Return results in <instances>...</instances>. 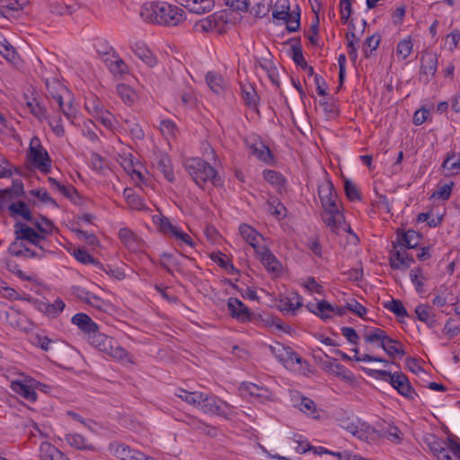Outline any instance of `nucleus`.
Listing matches in <instances>:
<instances>
[{"label":"nucleus","mask_w":460,"mask_h":460,"mask_svg":"<svg viewBox=\"0 0 460 460\" xmlns=\"http://www.w3.org/2000/svg\"><path fill=\"white\" fill-rule=\"evenodd\" d=\"M402 260L403 261L402 262H396L394 261V259H392L391 268L394 270H407L412 263H414L412 255L405 251H403Z\"/></svg>","instance_id":"nucleus-61"},{"label":"nucleus","mask_w":460,"mask_h":460,"mask_svg":"<svg viewBox=\"0 0 460 460\" xmlns=\"http://www.w3.org/2000/svg\"><path fill=\"white\" fill-rule=\"evenodd\" d=\"M154 222L158 225L159 230L165 234H169L172 237V232H176L178 226L172 225L168 217L164 216H158L153 217Z\"/></svg>","instance_id":"nucleus-43"},{"label":"nucleus","mask_w":460,"mask_h":460,"mask_svg":"<svg viewBox=\"0 0 460 460\" xmlns=\"http://www.w3.org/2000/svg\"><path fill=\"white\" fill-rule=\"evenodd\" d=\"M45 386L33 378L25 377L23 380H15L11 383L12 390L21 395L25 400L35 402L37 400L36 388Z\"/></svg>","instance_id":"nucleus-6"},{"label":"nucleus","mask_w":460,"mask_h":460,"mask_svg":"<svg viewBox=\"0 0 460 460\" xmlns=\"http://www.w3.org/2000/svg\"><path fill=\"white\" fill-rule=\"evenodd\" d=\"M323 220L326 226L335 234H340V232L344 223V216L340 210V207L333 208L332 211L324 210Z\"/></svg>","instance_id":"nucleus-16"},{"label":"nucleus","mask_w":460,"mask_h":460,"mask_svg":"<svg viewBox=\"0 0 460 460\" xmlns=\"http://www.w3.org/2000/svg\"><path fill=\"white\" fill-rule=\"evenodd\" d=\"M342 428L349 433L366 442H371L378 438L376 429L367 422L358 420L357 422L342 425Z\"/></svg>","instance_id":"nucleus-7"},{"label":"nucleus","mask_w":460,"mask_h":460,"mask_svg":"<svg viewBox=\"0 0 460 460\" xmlns=\"http://www.w3.org/2000/svg\"><path fill=\"white\" fill-rule=\"evenodd\" d=\"M300 410L305 414L312 415L313 418H314V419L319 418V415L316 414L317 411H316L315 403L310 398H307V397L302 398L301 402H300Z\"/></svg>","instance_id":"nucleus-60"},{"label":"nucleus","mask_w":460,"mask_h":460,"mask_svg":"<svg viewBox=\"0 0 460 460\" xmlns=\"http://www.w3.org/2000/svg\"><path fill=\"white\" fill-rule=\"evenodd\" d=\"M259 66L263 71L267 73L269 79L279 87V72L274 63L270 59H263L262 61H258L256 66Z\"/></svg>","instance_id":"nucleus-33"},{"label":"nucleus","mask_w":460,"mask_h":460,"mask_svg":"<svg viewBox=\"0 0 460 460\" xmlns=\"http://www.w3.org/2000/svg\"><path fill=\"white\" fill-rule=\"evenodd\" d=\"M212 20L214 26H216V31L218 33H222L224 31V26L228 22V14L226 11L217 12L213 14L209 15Z\"/></svg>","instance_id":"nucleus-53"},{"label":"nucleus","mask_w":460,"mask_h":460,"mask_svg":"<svg viewBox=\"0 0 460 460\" xmlns=\"http://www.w3.org/2000/svg\"><path fill=\"white\" fill-rule=\"evenodd\" d=\"M176 2L187 8L190 12L203 14L212 10L214 0H176Z\"/></svg>","instance_id":"nucleus-18"},{"label":"nucleus","mask_w":460,"mask_h":460,"mask_svg":"<svg viewBox=\"0 0 460 460\" xmlns=\"http://www.w3.org/2000/svg\"><path fill=\"white\" fill-rule=\"evenodd\" d=\"M26 105L29 108L30 111L39 119H47V110L43 106L40 105L36 99L27 100Z\"/></svg>","instance_id":"nucleus-54"},{"label":"nucleus","mask_w":460,"mask_h":460,"mask_svg":"<svg viewBox=\"0 0 460 460\" xmlns=\"http://www.w3.org/2000/svg\"><path fill=\"white\" fill-rule=\"evenodd\" d=\"M292 50V59L295 62L296 66H301L302 68L307 67V63L303 56V50L302 46L300 44L299 40L296 41V44L292 45L291 47Z\"/></svg>","instance_id":"nucleus-56"},{"label":"nucleus","mask_w":460,"mask_h":460,"mask_svg":"<svg viewBox=\"0 0 460 460\" xmlns=\"http://www.w3.org/2000/svg\"><path fill=\"white\" fill-rule=\"evenodd\" d=\"M364 340L366 343L379 342V347L391 358L396 356L402 358L406 354L402 344L398 340L388 336L386 332L381 328H372L366 331Z\"/></svg>","instance_id":"nucleus-2"},{"label":"nucleus","mask_w":460,"mask_h":460,"mask_svg":"<svg viewBox=\"0 0 460 460\" xmlns=\"http://www.w3.org/2000/svg\"><path fill=\"white\" fill-rule=\"evenodd\" d=\"M97 269L104 271L107 275L119 280L123 279L126 277V274L122 269L114 268L109 264L104 265L101 263V267H97Z\"/></svg>","instance_id":"nucleus-62"},{"label":"nucleus","mask_w":460,"mask_h":460,"mask_svg":"<svg viewBox=\"0 0 460 460\" xmlns=\"http://www.w3.org/2000/svg\"><path fill=\"white\" fill-rule=\"evenodd\" d=\"M155 155V162L158 170L164 175L168 181L172 182L175 177L171 158L167 154L162 152H159Z\"/></svg>","instance_id":"nucleus-22"},{"label":"nucleus","mask_w":460,"mask_h":460,"mask_svg":"<svg viewBox=\"0 0 460 460\" xmlns=\"http://www.w3.org/2000/svg\"><path fill=\"white\" fill-rule=\"evenodd\" d=\"M186 170L199 187H202L207 181H211L214 185H217L220 181L215 168L201 158L188 160Z\"/></svg>","instance_id":"nucleus-3"},{"label":"nucleus","mask_w":460,"mask_h":460,"mask_svg":"<svg viewBox=\"0 0 460 460\" xmlns=\"http://www.w3.org/2000/svg\"><path fill=\"white\" fill-rule=\"evenodd\" d=\"M345 195L349 201L361 200V195L355 183L346 179L344 181Z\"/></svg>","instance_id":"nucleus-55"},{"label":"nucleus","mask_w":460,"mask_h":460,"mask_svg":"<svg viewBox=\"0 0 460 460\" xmlns=\"http://www.w3.org/2000/svg\"><path fill=\"white\" fill-rule=\"evenodd\" d=\"M413 44L410 38L404 39L397 44L396 53L401 56L402 59L407 58L412 51Z\"/></svg>","instance_id":"nucleus-59"},{"label":"nucleus","mask_w":460,"mask_h":460,"mask_svg":"<svg viewBox=\"0 0 460 460\" xmlns=\"http://www.w3.org/2000/svg\"><path fill=\"white\" fill-rule=\"evenodd\" d=\"M140 15L146 22L164 26H177L186 19L183 9L167 2L146 4Z\"/></svg>","instance_id":"nucleus-1"},{"label":"nucleus","mask_w":460,"mask_h":460,"mask_svg":"<svg viewBox=\"0 0 460 460\" xmlns=\"http://www.w3.org/2000/svg\"><path fill=\"white\" fill-rule=\"evenodd\" d=\"M245 144L251 153L259 160L266 164L272 160L273 156L270 147L261 138L257 137L247 138Z\"/></svg>","instance_id":"nucleus-13"},{"label":"nucleus","mask_w":460,"mask_h":460,"mask_svg":"<svg viewBox=\"0 0 460 460\" xmlns=\"http://www.w3.org/2000/svg\"><path fill=\"white\" fill-rule=\"evenodd\" d=\"M58 97V109L62 112V114L69 120L72 124H74V120L76 118L77 109L74 105L73 98L69 93L66 96H57Z\"/></svg>","instance_id":"nucleus-20"},{"label":"nucleus","mask_w":460,"mask_h":460,"mask_svg":"<svg viewBox=\"0 0 460 460\" xmlns=\"http://www.w3.org/2000/svg\"><path fill=\"white\" fill-rule=\"evenodd\" d=\"M123 196L127 201V204L132 209L141 210L144 208V203L141 198L136 194L133 189L126 188L123 191Z\"/></svg>","instance_id":"nucleus-39"},{"label":"nucleus","mask_w":460,"mask_h":460,"mask_svg":"<svg viewBox=\"0 0 460 460\" xmlns=\"http://www.w3.org/2000/svg\"><path fill=\"white\" fill-rule=\"evenodd\" d=\"M84 108L94 118L104 110L102 102L95 95L85 100Z\"/></svg>","instance_id":"nucleus-47"},{"label":"nucleus","mask_w":460,"mask_h":460,"mask_svg":"<svg viewBox=\"0 0 460 460\" xmlns=\"http://www.w3.org/2000/svg\"><path fill=\"white\" fill-rule=\"evenodd\" d=\"M256 254L269 271L276 273L281 271V263L269 248L266 246H261L259 248V250H257Z\"/></svg>","instance_id":"nucleus-17"},{"label":"nucleus","mask_w":460,"mask_h":460,"mask_svg":"<svg viewBox=\"0 0 460 460\" xmlns=\"http://www.w3.org/2000/svg\"><path fill=\"white\" fill-rule=\"evenodd\" d=\"M30 223L32 224L41 234H50L54 228L53 223L46 217H40V220L32 217V221H30Z\"/></svg>","instance_id":"nucleus-50"},{"label":"nucleus","mask_w":460,"mask_h":460,"mask_svg":"<svg viewBox=\"0 0 460 460\" xmlns=\"http://www.w3.org/2000/svg\"><path fill=\"white\" fill-rule=\"evenodd\" d=\"M264 179L271 185L276 188L281 189L284 187L286 181L281 173L274 171V170H264L263 171Z\"/></svg>","instance_id":"nucleus-45"},{"label":"nucleus","mask_w":460,"mask_h":460,"mask_svg":"<svg viewBox=\"0 0 460 460\" xmlns=\"http://www.w3.org/2000/svg\"><path fill=\"white\" fill-rule=\"evenodd\" d=\"M454 185H455L454 181H450L442 186H439L438 188V190H436L432 193L431 198L440 199L444 201L448 200L451 196L452 189H453Z\"/></svg>","instance_id":"nucleus-58"},{"label":"nucleus","mask_w":460,"mask_h":460,"mask_svg":"<svg viewBox=\"0 0 460 460\" xmlns=\"http://www.w3.org/2000/svg\"><path fill=\"white\" fill-rule=\"evenodd\" d=\"M91 345L98 349L100 351L110 355L111 357L123 360L128 358V352L111 338L96 331L88 337Z\"/></svg>","instance_id":"nucleus-4"},{"label":"nucleus","mask_w":460,"mask_h":460,"mask_svg":"<svg viewBox=\"0 0 460 460\" xmlns=\"http://www.w3.org/2000/svg\"><path fill=\"white\" fill-rule=\"evenodd\" d=\"M135 55L150 67H154L157 61L152 51L143 43H136L132 47Z\"/></svg>","instance_id":"nucleus-24"},{"label":"nucleus","mask_w":460,"mask_h":460,"mask_svg":"<svg viewBox=\"0 0 460 460\" xmlns=\"http://www.w3.org/2000/svg\"><path fill=\"white\" fill-rule=\"evenodd\" d=\"M421 238L422 235L417 231L408 230L397 234V243L407 249H414L419 245Z\"/></svg>","instance_id":"nucleus-23"},{"label":"nucleus","mask_w":460,"mask_h":460,"mask_svg":"<svg viewBox=\"0 0 460 460\" xmlns=\"http://www.w3.org/2000/svg\"><path fill=\"white\" fill-rule=\"evenodd\" d=\"M74 257L81 263L87 265L92 264L93 266L101 267V262L93 258L86 250L84 249H75L73 252Z\"/></svg>","instance_id":"nucleus-41"},{"label":"nucleus","mask_w":460,"mask_h":460,"mask_svg":"<svg viewBox=\"0 0 460 460\" xmlns=\"http://www.w3.org/2000/svg\"><path fill=\"white\" fill-rule=\"evenodd\" d=\"M239 232L242 237L254 249L255 252L261 246L259 245V239L261 235L252 226L248 225H241Z\"/></svg>","instance_id":"nucleus-25"},{"label":"nucleus","mask_w":460,"mask_h":460,"mask_svg":"<svg viewBox=\"0 0 460 460\" xmlns=\"http://www.w3.org/2000/svg\"><path fill=\"white\" fill-rule=\"evenodd\" d=\"M48 181L52 188H57L65 197L70 199H73L74 196L78 195L77 190L72 185L65 186L52 177H49Z\"/></svg>","instance_id":"nucleus-48"},{"label":"nucleus","mask_w":460,"mask_h":460,"mask_svg":"<svg viewBox=\"0 0 460 460\" xmlns=\"http://www.w3.org/2000/svg\"><path fill=\"white\" fill-rule=\"evenodd\" d=\"M22 9V4L17 0H0V17H5L8 11Z\"/></svg>","instance_id":"nucleus-57"},{"label":"nucleus","mask_w":460,"mask_h":460,"mask_svg":"<svg viewBox=\"0 0 460 460\" xmlns=\"http://www.w3.org/2000/svg\"><path fill=\"white\" fill-rule=\"evenodd\" d=\"M29 157L32 164L40 172L48 173L51 168V158L41 146L40 138L33 137L30 142Z\"/></svg>","instance_id":"nucleus-5"},{"label":"nucleus","mask_w":460,"mask_h":460,"mask_svg":"<svg viewBox=\"0 0 460 460\" xmlns=\"http://www.w3.org/2000/svg\"><path fill=\"white\" fill-rule=\"evenodd\" d=\"M270 350L274 357L283 364H301L303 361V358L290 347H287L279 341H275L273 344L270 345Z\"/></svg>","instance_id":"nucleus-8"},{"label":"nucleus","mask_w":460,"mask_h":460,"mask_svg":"<svg viewBox=\"0 0 460 460\" xmlns=\"http://www.w3.org/2000/svg\"><path fill=\"white\" fill-rule=\"evenodd\" d=\"M49 11L50 13L57 14V15H65V14H70L73 13V7L66 5L61 2H53L49 5Z\"/></svg>","instance_id":"nucleus-63"},{"label":"nucleus","mask_w":460,"mask_h":460,"mask_svg":"<svg viewBox=\"0 0 460 460\" xmlns=\"http://www.w3.org/2000/svg\"><path fill=\"white\" fill-rule=\"evenodd\" d=\"M242 96L245 103L252 109H255L258 104L259 96L251 84H244L241 86Z\"/></svg>","instance_id":"nucleus-37"},{"label":"nucleus","mask_w":460,"mask_h":460,"mask_svg":"<svg viewBox=\"0 0 460 460\" xmlns=\"http://www.w3.org/2000/svg\"><path fill=\"white\" fill-rule=\"evenodd\" d=\"M66 441L73 447L76 449H92L93 447L87 445V440L77 433L66 435Z\"/></svg>","instance_id":"nucleus-46"},{"label":"nucleus","mask_w":460,"mask_h":460,"mask_svg":"<svg viewBox=\"0 0 460 460\" xmlns=\"http://www.w3.org/2000/svg\"><path fill=\"white\" fill-rule=\"evenodd\" d=\"M40 458L42 460H69L60 450L49 443L40 446Z\"/></svg>","instance_id":"nucleus-27"},{"label":"nucleus","mask_w":460,"mask_h":460,"mask_svg":"<svg viewBox=\"0 0 460 460\" xmlns=\"http://www.w3.org/2000/svg\"><path fill=\"white\" fill-rule=\"evenodd\" d=\"M117 93L127 105H131L136 98L134 90L127 84H119L117 85Z\"/></svg>","instance_id":"nucleus-44"},{"label":"nucleus","mask_w":460,"mask_h":460,"mask_svg":"<svg viewBox=\"0 0 460 460\" xmlns=\"http://www.w3.org/2000/svg\"><path fill=\"white\" fill-rule=\"evenodd\" d=\"M415 314L419 321L425 323L429 328L436 323L435 315L432 314V308L426 304H420L415 308Z\"/></svg>","instance_id":"nucleus-26"},{"label":"nucleus","mask_w":460,"mask_h":460,"mask_svg":"<svg viewBox=\"0 0 460 460\" xmlns=\"http://www.w3.org/2000/svg\"><path fill=\"white\" fill-rule=\"evenodd\" d=\"M46 86L48 89V93L56 102H58L57 96H66L67 93H69V91L66 89V87L63 85L59 81H57L55 79H47Z\"/></svg>","instance_id":"nucleus-34"},{"label":"nucleus","mask_w":460,"mask_h":460,"mask_svg":"<svg viewBox=\"0 0 460 460\" xmlns=\"http://www.w3.org/2000/svg\"><path fill=\"white\" fill-rule=\"evenodd\" d=\"M272 17L286 22L287 30L289 32H296L300 29V8L298 5H296V9L293 11L275 10L272 12Z\"/></svg>","instance_id":"nucleus-10"},{"label":"nucleus","mask_w":460,"mask_h":460,"mask_svg":"<svg viewBox=\"0 0 460 460\" xmlns=\"http://www.w3.org/2000/svg\"><path fill=\"white\" fill-rule=\"evenodd\" d=\"M72 323L76 325L82 332L86 333L88 337L99 329L97 323L84 313L75 314L72 317Z\"/></svg>","instance_id":"nucleus-21"},{"label":"nucleus","mask_w":460,"mask_h":460,"mask_svg":"<svg viewBox=\"0 0 460 460\" xmlns=\"http://www.w3.org/2000/svg\"><path fill=\"white\" fill-rule=\"evenodd\" d=\"M243 392H247L251 396L259 399H269L270 392L262 386H259L253 383L243 384L242 387Z\"/></svg>","instance_id":"nucleus-35"},{"label":"nucleus","mask_w":460,"mask_h":460,"mask_svg":"<svg viewBox=\"0 0 460 460\" xmlns=\"http://www.w3.org/2000/svg\"><path fill=\"white\" fill-rule=\"evenodd\" d=\"M302 305V297L297 293H294L289 297L280 300L279 308L281 311L292 312L294 314Z\"/></svg>","instance_id":"nucleus-28"},{"label":"nucleus","mask_w":460,"mask_h":460,"mask_svg":"<svg viewBox=\"0 0 460 460\" xmlns=\"http://www.w3.org/2000/svg\"><path fill=\"white\" fill-rule=\"evenodd\" d=\"M380 41L381 36L379 34H373L365 40L362 50L366 58H368L378 48Z\"/></svg>","instance_id":"nucleus-49"},{"label":"nucleus","mask_w":460,"mask_h":460,"mask_svg":"<svg viewBox=\"0 0 460 460\" xmlns=\"http://www.w3.org/2000/svg\"><path fill=\"white\" fill-rule=\"evenodd\" d=\"M202 403H200L199 408L205 412L209 414H215L217 416L227 417L228 405L218 400L214 396H209L207 394H204L202 398Z\"/></svg>","instance_id":"nucleus-14"},{"label":"nucleus","mask_w":460,"mask_h":460,"mask_svg":"<svg viewBox=\"0 0 460 460\" xmlns=\"http://www.w3.org/2000/svg\"><path fill=\"white\" fill-rule=\"evenodd\" d=\"M8 210L12 216H21L27 221H32L31 212L24 201H17L9 205Z\"/></svg>","instance_id":"nucleus-30"},{"label":"nucleus","mask_w":460,"mask_h":460,"mask_svg":"<svg viewBox=\"0 0 460 460\" xmlns=\"http://www.w3.org/2000/svg\"><path fill=\"white\" fill-rule=\"evenodd\" d=\"M123 128L128 130L132 138L135 140H142L145 137V131L142 126L136 121L135 119H126L123 121Z\"/></svg>","instance_id":"nucleus-31"},{"label":"nucleus","mask_w":460,"mask_h":460,"mask_svg":"<svg viewBox=\"0 0 460 460\" xmlns=\"http://www.w3.org/2000/svg\"><path fill=\"white\" fill-rule=\"evenodd\" d=\"M318 196L323 210L332 211L333 208L339 207L338 195L332 181H325L318 186Z\"/></svg>","instance_id":"nucleus-9"},{"label":"nucleus","mask_w":460,"mask_h":460,"mask_svg":"<svg viewBox=\"0 0 460 460\" xmlns=\"http://www.w3.org/2000/svg\"><path fill=\"white\" fill-rule=\"evenodd\" d=\"M389 384L402 396L414 400L418 395L414 388L411 385L409 379L403 373H394Z\"/></svg>","instance_id":"nucleus-12"},{"label":"nucleus","mask_w":460,"mask_h":460,"mask_svg":"<svg viewBox=\"0 0 460 460\" xmlns=\"http://www.w3.org/2000/svg\"><path fill=\"white\" fill-rule=\"evenodd\" d=\"M438 68V58L436 54L425 53L420 59V75L426 76L429 82L436 74Z\"/></svg>","instance_id":"nucleus-19"},{"label":"nucleus","mask_w":460,"mask_h":460,"mask_svg":"<svg viewBox=\"0 0 460 460\" xmlns=\"http://www.w3.org/2000/svg\"><path fill=\"white\" fill-rule=\"evenodd\" d=\"M410 279L415 287L418 294L421 295L424 292V283L427 278L423 275V270L420 267H415L410 271Z\"/></svg>","instance_id":"nucleus-32"},{"label":"nucleus","mask_w":460,"mask_h":460,"mask_svg":"<svg viewBox=\"0 0 460 460\" xmlns=\"http://www.w3.org/2000/svg\"><path fill=\"white\" fill-rule=\"evenodd\" d=\"M119 237L123 244L129 250L136 251L138 249V239L133 231L129 228L123 227L119 231Z\"/></svg>","instance_id":"nucleus-29"},{"label":"nucleus","mask_w":460,"mask_h":460,"mask_svg":"<svg viewBox=\"0 0 460 460\" xmlns=\"http://www.w3.org/2000/svg\"><path fill=\"white\" fill-rule=\"evenodd\" d=\"M227 308L230 315L239 322L248 323L252 321V313L240 299L230 297L227 301Z\"/></svg>","instance_id":"nucleus-11"},{"label":"nucleus","mask_w":460,"mask_h":460,"mask_svg":"<svg viewBox=\"0 0 460 460\" xmlns=\"http://www.w3.org/2000/svg\"><path fill=\"white\" fill-rule=\"evenodd\" d=\"M14 228L17 239L26 240L41 250L43 249L40 244V241L45 239L43 234L36 232L33 228L27 226L21 222H17L14 225Z\"/></svg>","instance_id":"nucleus-15"},{"label":"nucleus","mask_w":460,"mask_h":460,"mask_svg":"<svg viewBox=\"0 0 460 460\" xmlns=\"http://www.w3.org/2000/svg\"><path fill=\"white\" fill-rule=\"evenodd\" d=\"M110 450L120 460H129L134 451L133 448H130L128 446L119 442L111 443L110 445Z\"/></svg>","instance_id":"nucleus-36"},{"label":"nucleus","mask_w":460,"mask_h":460,"mask_svg":"<svg viewBox=\"0 0 460 460\" xmlns=\"http://www.w3.org/2000/svg\"><path fill=\"white\" fill-rule=\"evenodd\" d=\"M206 81L214 93L218 94L224 91L225 81L222 75L213 72H208L206 75Z\"/></svg>","instance_id":"nucleus-38"},{"label":"nucleus","mask_w":460,"mask_h":460,"mask_svg":"<svg viewBox=\"0 0 460 460\" xmlns=\"http://www.w3.org/2000/svg\"><path fill=\"white\" fill-rule=\"evenodd\" d=\"M181 400L185 401L189 404L197 406L199 408L200 403H202V398L204 394L199 392H188L186 390L181 389L180 394H177Z\"/></svg>","instance_id":"nucleus-40"},{"label":"nucleus","mask_w":460,"mask_h":460,"mask_svg":"<svg viewBox=\"0 0 460 460\" xmlns=\"http://www.w3.org/2000/svg\"><path fill=\"white\" fill-rule=\"evenodd\" d=\"M442 166L447 170L456 171L451 175L456 174L457 171L460 169V154L455 152L447 154Z\"/></svg>","instance_id":"nucleus-52"},{"label":"nucleus","mask_w":460,"mask_h":460,"mask_svg":"<svg viewBox=\"0 0 460 460\" xmlns=\"http://www.w3.org/2000/svg\"><path fill=\"white\" fill-rule=\"evenodd\" d=\"M384 307L394 313L397 317H409L406 308L399 299L393 298L391 301L385 303Z\"/></svg>","instance_id":"nucleus-42"},{"label":"nucleus","mask_w":460,"mask_h":460,"mask_svg":"<svg viewBox=\"0 0 460 460\" xmlns=\"http://www.w3.org/2000/svg\"><path fill=\"white\" fill-rule=\"evenodd\" d=\"M160 130L164 136L174 137L177 130L175 123L171 119H164L160 124Z\"/></svg>","instance_id":"nucleus-64"},{"label":"nucleus","mask_w":460,"mask_h":460,"mask_svg":"<svg viewBox=\"0 0 460 460\" xmlns=\"http://www.w3.org/2000/svg\"><path fill=\"white\" fill-rule=\"evenodd\" d=\"M107 66H109L110 71L115 75H122L127 73L128 66L125 62L119 58H115L114 59L106 60Z\"/></svg>","instance_id":"nucleus-51"}]
</instances>
